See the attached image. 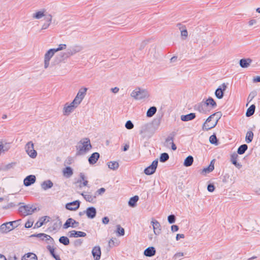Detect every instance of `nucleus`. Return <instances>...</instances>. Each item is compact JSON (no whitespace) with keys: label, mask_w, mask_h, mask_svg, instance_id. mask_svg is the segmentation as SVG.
I'll list each match as a JSON object with an SVG mask.
<instances>
[{"label":"nucleus","mask_w":260,"mask_h":260,"mask_svg":"<svg viewBox=\"0 0 260 260\" xmlns=\"http://www.w3.org/2000/svg\"><path fill=\"white\" fill-rule=\"evenodd\" d=\"M92 148L89 138H85L81 140L76 146V155H82L86 153Z\"/></svg>","instance_id":"f257e3e1"},{"label":"nucleus","mask_w":260,"mask_h":260,"mask_svg":"<svg viewBox=\"0 0 260 260\" xmlns=\"http://www.w3.org/2000/svg\"><path fill=\"white\" fill-rule=\"evenodd\" d=\"M19 221L17 220L3 223L0 226V231L2 233H7L17 227L19 224Z\"/></svg>","instance_id":"f03ea898"},{"label":"nucleus","mask_w":260,"mask_h":260,"mask_svg":"<svg viewBox=\"0 0 260 260\" xmlns=\"http://www.w3.org/2000/svg\"><path fill=\"white\" fill-rule=\"evenodd\" d=\"M131 95L135 100H140L148 97L149 93L146 90L138 88L132 91Z\"/></svg>","instance_id":"7ed1b4c3"},{"label":"nucleus","mask_w":260,"mask_h":260,"mask_svg":"<svg viewBox=\"0 0 260 260\" xmlns=\"http://www.w3.org/2000/svg\"><path fill=\"white\" fill-rule=\"evenodd\" d=\"M216 113H214L210 115L206 120L205 122L203 124V129L208 131L213 127H214L218 122V119H216L214 122H211L212 119L215 116Z\"/></svg>","instance_id":"20e7f679"},{"label":"nucleus","mask_w":260,"mask_h":260,"mask_svg":"<svg viewBox=\"0 0 260 260\" xmlns=\"http://www.w3.org/2000/svg\"><path fill=\"white\" fill-rule=\"evenodd\" d=\"M160 123V120H154L152 123H146L144 125H143L140 129V134H143V133H154V131H152L151 130V128H152L153 124H156L157 126H158V125Z\"/></svg>","instance_id":"39448f33"},{"label":"nucleus","mask_w":260,"mask_h":260,"mask_svg":"<svg viewBox=\"0 0 260 260\" xmlns=\"http://www.w3.org/2000/svg\"><path fill=\"white\" fill-rule=\"evenodd\" d=\"M25 149L27 154L31 158H36L37 155V151L34 149V143L31 141L27 143Z\"/></svg>","instance_id":"423d86ee"},{"label":"nucleus","mask_w":260,"mask_h":260,"mask_svg":"<svg viewBox=\"0 0 260 260\" xmlns=\"http://www.w3.org/2000/svg\"><path fill=\"white\" fill-rule=\"evenodd\" d=\"M36 210L32 206L29 205L22 206L19 208V212L23 216L31 214Z\"/></svg>","instance_id":"0eeeda50"},{"label":"nucleus","mask_w":260,"mask_h":260,"mask_svg":"<svg viewBox=\"0 0 260 260\" xmlns=\"http://www.w3.org/2000/svg\"><path fill=\"white\" fill-rule=\"evenodd\" d=\"M158 165V160H153L151 165L145 169L144 172L146 175H150L154 173Z\"/></svg>","instance_id":"6e6552de"},{"label":"nucleus","mask_w":260,"mask_h":260,"mask_svg":"<svg viewBox=\"0 0 260 260\" xmlns=\"http://www.w3.org/2000/svg\"><path fill=\"white\" fill-rule=\"evenodd\" d=\"M55 53V50L54 49H50L45 53L44 56V68L45 69H47L49 65V62L50 59L54 55Z\"/></svg>","instance_id":"1a4fd4ad"},{"label":"nucleus","mask_w":260,"mask_h":260,"mask_svg":"<svg viewBox=\"0 0 260 260\" xmlns=\"http://www.w3.org/2000/svg\"><path fill=\"white\" fill-rule=\"evenodd\" d=\"M79 225V223L72 218H68L63 225V229H67L70 227L76 228Z\"/></svg>","instance_id":"9d476101"},{"label":"nucleus","mask_w":260,"mask_h":260,"mask_svg":"<svg viewBox=\"0 0 260 260\" xmlns=\"http://www.w3.org/2000/svg\"><path fill=\"white\" fill-rule=\"evenodd\" d=\"M227 86L225 83L222 84L215 90V95L218 99H221L224 95V91L226 90Z\"/></svg>","instance_id":"9b49d317"},{"label":"nucleus","mask_w":260,"mask_h":260,"mask_svg":"<svg viewBox=\"0 0 260 260\" xmlns=\"http://www.w3.org/2000/svg\"><path fill=\"white\" fill-rule=\"evenodd\" d=\"M80 202L77 200L70 203H68L66 205V208L69 210L74 211L78 209L80 207Z\"/></svg>","instance_id":"f8f14e48"},{"label":"nucleus","mask_w":260,"mask_h":260,"mask_svg":"<svg viewBox=\"0 0 260 260\" xmlns=\"http://www.w3.org/2000/svg\"><path fill=\"white\" fill-rule=\"evenodd\" d=\"M77 107L71 103L70 104L66 103L64 105L63 113L64 115H69Z\"/></svg>","instance_id":"ddd939ff"},{"label":"nucleus","mask_w":260,"mask_h":260,"mask_svg":"<svg viewBox=\"0 0 260 260\" xmlns=\"http://www.w3.org/2000/svg\"><path fill=\"white\" fill-rule=\"evenodd\" d=\"M36 180V178L35 175H29L26 176L24 180L23 184L25 186H29L34 184Z\"/></svg>","instance_id":"4468645a"},{"label":"nucleus","mask_w":260,"mask_h":260,"mask_svg":"<svg viewBox=\"0 0 260 260\" xmlns=\"http://www.w3.org/2000/svg\"><path fill=\"white\" fill-rule=\"evenodd\" d=\"M87 217L90 219L94 218L96 214V210L94 207H88L85 210Z\"/></svg>","instance_id":"2eb2a0df"},{"label":"nucleus","mask_w":260,"mask_h":260,"mask_svg":"<svg viewBox=\"0 0 260 260\" xmlns=\"http://www.w3.org/2000/svg\"><path fill=\"white\" fill-rule=\"evenodd\" d=\"M92 254L94 258V260H99L101 255L100 247L99 246L94 247L92 250Z\"/></svg>","instance_id":"dca6fc26"},{"label":"nucleus","mask_w":260,"mask_h":260,"mask_svg":"<svg viewBox=\"0 0 260 260\" xmlns=\"http://www.w3.org/2000/svg\"><path fill=\"white\" fill-rule=\"evenodd\" d=\"M86 236V234L85 233L81 231L73 230L69 232V236L70 238L84 237Z\"/></svg>","instance_id":"f3484780"},{"label":"nucleus","mask_w":260,"mask_h":260,"mask_svg":"<svg viewBox=\"0 0 260 260\" xmlns=\"http://www.w3.org/2000/svg\"><path fill=\"white\" fill-rule=\"evenodd\" d=\"M151 224L153 226L154 233L156 235H159L161 231L160 224L159 222L156 220H153L151 221Z\"/></svg>","instance_id":"a211bd4d"},{"label":"nucleus","mask_w":260,"mask_h":260,"mask_svg":"<svg viewBox=\"0 0 260 260\" xmlns=\"http://www.w3.org/2000/svg\"><path fill=\"white\" fill-rule=\"evenodd\" d=\"M205 106L206 105L204 102H202L195 105L194 106V110L199 111L201 113L205 114L206 112V110L205 107Z\"/></svg>","instance_id":"6ab92c4d"},{"label":"nucleus","mask_w":260,"mask_h":260,"mask_svg":"<svg viewBox=\"0 0 260 260\" xmlns=\"http://www.w3.org/2000/svg\"><path fill=\"white\" fill-rule=\"evenodd\" d=\"M31 237H36L38 238H40L42 240L49 241V242H52L53 241V239L50 236L44 234V233H40L38 234H34L31 236Z\"/></svg>","instance_id":"aec40b11"},{"label":"nucleus","mask_w":260,"mask_h":260,"mask_svg":"<svg viewBox=\"0 0 260 260\" xmlns=\"http://www.w3.org/2000/svg\"><path fill=\"white\" fill-rule=\"evenodd\" d=\"M82 47L80 46H75L68 49L67 56L72 55L75 53L80 52L82 50Z\"/></svg>","instance_id":"412c9836"},{"label":"nucleus","mask_w":260,"mask_h":260,"mask_svg":"<svg viewBox=\"0 0 260 260\" xmlns=\"http://www.w3.org/2000/svg\"><path fill=\"white\" fill-rule=\"evenodd\" d=\"M81 194L87 202L90 203L94 202L96 198V196L95 195L92 196L90 192H82Z\"/></svg>","instance_id":"4be33fe9"},{"label":"nucleus","mask_w":260,"mask_h":260,"mask_svg":"<svg viewBox=\"0 0 260 260\" xmlns=\"http://www.w3.org/2000/svg\"><path fill=\"white\" fill-rule=\"evenodd\" d=\"M238 157V155L237 153H234L231 154V161L232 163L234 165L235 167H236L237 168L240 169L242 167V165L238 162L237 159Z\"/></svg>","instance_id":"5701e85b"},{"label":"nucleus","mask_w":260,"mask_h":260,"mask_svg":"<svg viewBox=\"0 0 260 260\" xmlns=\"http://www.w3.org/2000/svg\"><path fill=\"white\" fill-rule=\"evenodd\" d=\"M100 154L98 152L93 153L88 158L89 163L93 165L100 158Z\"/></svg>","instance_id":"b1692460"},{"label":"nucleus","mask_w":260,"mask_h":260,"mask_svg":"<svg viewBox=\"0 0 260 260\" xmlns=\"http://www.w3.org/2000/svg\"><path fill=\"white\" fill-rule=\"evenodd\" d=\"M252 62V59L249 58H242L239 61V64L242 68H246Z\"/></svg>","instance_id":"393cba45"},{"label":"nucleus","mask_w":260,"mask_h":260,"mask_svg":"<svg viewBox=\"0 0 260 260\" xmlns=\"http://www.w3.org/2000/svg\"><path fill=\"white\" fill-rule=\"evenodd\" d=\"M156 250L153 247H149L146 248L144 252V254L146 256L151 257L155 254Z\"/></svg>","instance_id":"a878e982"},{"label":"nucleus","mask_w":260,"mask_h":260,"mask_svg":"<svg viewBox=\"0 0 260 260\" xmlns=\"http://www.w3.org/2000/svg\"><path fill=\"white\" fill-rule=\"evenodd\" d=\"M196 114L190 113L187 115H182L181 116L180 119L183 121H188L194 119L196 118Z\"/></svg>","instance_id":"bb28decb"},{"label":"nucleus","mask_w":260,"mask_h":260,"mask_svg":"<svg viewBox=\"0 0 260 260\" xmlns=\"http://www.w3.org/2000/svg\"><path fill=\"white\" fill-rule=\"evenodd\" d=\"M53 185V184L50 180H45L43 181L41 184L42 188L44 190L51 188Z\"/></svg>","instance_id":"cd10ccee"},{"label":"nucleus","mask_w":260,"mask_h":260,"mask_svg":"<svg viewBox=\"0 0 260 260\" xmlns=\"http://www.w3.org/2000/svg\"><path fill=\"white\" fill-rule=\"evenodd\" d=\"M63 175L66 178H70L73 174V169L70 167H67L63 170Z\"/></svg>","instance_id":"c85d7f7f"},{"label":"nucleus","mask_w":260,"mask_h":260,"mask_svg":"<svg viewBox=\"0 0 260 260\" xmlns=\"http://www.w3.org/2000/svg\"><path fill=\"white\" fill-rule=\"evenodd\" d=\"M21 260H38L37 256L34 253H27L21 258Z\"/></svg>","instance_id":"c756f323"},{"label":"nucleus","mask_w":260,"mask_h":260,"mask_svg":"<svg viewBox=\"0 0 260 260\" xmlns=\"http://www.w3.org/2000/svg\"><path fill=\"white\" fill-rule=\"evenodd\" d=\"M204 103L206 106H211L212 108H214L217 106L216 102L211 97H209Z\"/></svg>","instance_id":"7c9ffc66"},{"label":"nucleus","mask_w":260,"mask_h":260,"mask_svg":"<svg viewBox=\"0 0 260 260\" xmlns=\"http://www.w3.org/2000/svg\"><path fill=\"white\" fill-rule=\"evenodd\" d=\"M139 197L138 196H135L133 197L130 198L128 204L129 206L131 207H135L136 206L137 202L139 200Z\"/></svg>","instance_id":"2f4dec72"},{"label":"nucleus","mask_w":260,"mask_h":260,"mask_svg":"<svg viewBox=\"0 0 260 260\" xmlns=\"http://www.w3.org/2000/svg\"><path fill=\"white\" fill-rule=\"evenodd\" d=\"M87 90V88L86 87H82L78 91L76 96H78L80 99H81L82 100L84 98L86 92Z\"/></svg>","instance_id":"473e14b6"},{"label":"nucleus","mask_w":260,"mask_h":260,"mask_svg":"<svg viewBox=\"0 0 260 260\" xmlns=\"http://www.w3.org/2000/svg\"><path fill=\"white\" fill-rule=\"evenodd\" d=\"M193 161V157L191 155H189L185 159L183 165L186 167H190L192 164Z\"/></svg>","instance_id":"72a5a7b5"},{"label":"nucleus","mask_w":260,"mask_h":260,"mask_svg":"<svg viewBox=\"0 0 260 260\" xmlns=\"http://www.w3.org/2000/svg\"><path fill=\"white\" fill-rule=\"evenodd\" d=\"M212 162H213V161H212L210 162V164L208 166V167H206L203 169L202 172V173L203 174L209 173L214 170V164L212 163Z\"/></svg>","instance_id":"f704fd0d"},{"label":"nucleus","mask_w":260,"mask_h":260,"mask_svg":"<svg viewBox=\"0 0 260 260\" xmlns=\"http://www.w3.org/2000/svg\"><path fill=\"white\" fill-rule=\"evenodd\" d=\"M255 106L253 104L251 105L247 110L246 112V116L250 117L253 115L255 112Z\"/></svg>","instance_id":"c9c22d12"},{"label":"nucleus","mask_w":260,"mask_h":260,"mask_svg":"<svg viewBox=\"0 0 260 260\" xmlns=\"http://www.w3.org/2000/svg\"><path fill=\"white\" fill-rule=\"evenodd\" d=\"M157 109L155 107L153 106L151 107L147 111V116L148 117H151L153 116L155 113L156 112Z\"/></svg>","instance_id":"e433bc0d"},{"label":"nucleus","mask_w":260,"mask_h":260,"mask_svg":"<svg viewBox=\"0 0 260 260\" xmlns=\"http://www.w3.org/2000/svg\"><path fill=\"white\" fill-rule=\"evenodd\" d=\"M248 149V146L246 144H243L239 146L237 150L238 154L241 155L244 154Z\"/></svg>","instance_id":"4c0bfd02"},{"label":"nucleus","mask_w":260,"mask_h":260,"mask_svg":"<svg viewBox=\"0 0 260 260\" xmlns=\"http://www.w3.org/2000/svg\"><path fill=\"white\" fill-rule=\"evenodd\" d=\"M108 166L109 169L116 170L119 167V164L117 161H110L108 163Z\"/></svg>","instance_id":"58836bf2"},{"label":"nucleus","mask_w":260,"mask_h":260,"mask_svg":"<svg viewBox=\"0 0 260 260\" xmlns=\"http://www.w3.org/2000/svg\"><path fill=\"white\" fill-rule=\"evenodd\" d=\"M253 138V133L252 131H248L246 135L245 141L247 143L252 142Z\"/></svg>","instance_id":"ea45409f"},{"label":"nucleus","mask_w":260,"mask_h":260,"mask_svg":"<svg viewBox=\"0 0 260 260\" xmlns=\"http://www.w3.org/2000/svg\"><path fill=\"white\" fill-rule=\"evenodd\" d=\"M80 179L76 182V183H79V188H82L81 182L87 179V177L85 176L84 173H80L79 174Z\"/></svg>","instance_id":"a19ab883"},{"label":"nucleus","mask_w":260,"mask_h":260,"mask_svg":"<svg viewBox=\"0 0 260 260\" xmlns=\"http://www.w3.org/2000/svg\"><path fill=\"white\" fill-rule=\"evenodd\" d=\"M59 242L65 246L68 245L70 244L69 239L66 236H61L59 239Z\"/></svg>","instance_id":"79ce46f5"},{"label":"nucleus","mask_w":260,"mask_h":260,"mask_svg":"<svg viewBox=\"0 0 260 260\" xmlns=\"http://www.w3.org/2000/svg\"><path fill=\"white\" fill-rule=\"evenodd\" d=\"M169 158V155L167 153L164 152L160 154L159 160L161 162H165Z\"/></svg>","instance_id":"37998d69"},{"label":"nucleus","mask_w":260,"mask_h":260,"mask_svg":"<svg viewBox=\"0 0 260 260\" xmlns=\"http://www.w3.org/2000/svg\"><path fill=\"white\" fill-rule=\"evenodd\" d=\"M209 142L212 144H215L216 145H218V139H217L216 136L215 134L210 137Z\"/></svg>","instance_id":"c03bdc74"},{"label":"nucleus","mask_w":260,"mask_h":260,"mask_svg":"<svg viewBox=\"0 0 260 260\" xmlns=\"http://www.w3.org/2000/svg\"><path fill=\"white\" fill-rule=\"evenodd\" d=\"M116 233L119 236H123L124 235V229L122 228L120 225H116Z\"/></svg>","instance_id":"a18cd8bd"},{"label":"nucleus","mask_w":260,"mask_h":260,"mask_svg":"<svg viewBox=\"0 0 260 260\" xmlns=\"http://www.w3.org/2000/svg\"><path fill=\"white\" fill-rule=\"evenodd\" d=\"M47 248L49 251L51 255L52 256V257L53 258H55L57 257V256H58V255L55 254V253L54 252L55 249L53 247L51 246L50 245H48V246H47Z\"/></svg>","instance_id":"49530a36"},{"label":"nucleus","mask_w":260,"mask_h":260,"mask_svg":"<svg viewBox=\"0 0 260 260\" xmlns=\"http://www.w3.org/2000/svg\"><path fill=\"white\" fill-rule=\"evenodd\" d=\"M175 136V134H171L166 139L165 142L167 144V145L168 146L169 144H170L171 142H173L174 137Z\"/></svg>","instance_id":"de8ad7c7"},{"label":"nucleus","mask_w":260,"mask_h":260,"mask_svg":"<svg viewBox=\"0 0 260 260\" xmlns=\"http://www.w3.org/2000/svg\"><path fill=\"white\" fill-rule=\"evenodd\" d=\"M82 101V100L81 99H80L78 98V96H76L74 100L73 101L72 104L75 105L77 107L78 106V105L81 103Z\"/></svg>","instance_id":"09e8293b"},{"label":"nucleus","mask_w":260,"mask_h":260,"mask_svg":"<svg viewBox=\"0 0 260 260\" xmlns=\"http://www.w3.org/2000/svg\"><path fill=\"white\" fill-rule=\"evenodd\" d=\"M44 16V12L38 11L36 13L34 14L33 17L36 19H40Z\"/></svg>","instance_id":"8fccbe9b"},{"label":"nucleus","mask_w":260,"mask_h":260,"mask_svg":"<svg viewBox=\"0 0 260 260\" xmlns=\"http://www.w3.org/2000/svg\"><path fill=\"white\" fill-rule=\"evenodd\" d=\"M46 219L42 217L39 221H38L35 225V227L39 228L43 225Z\"/></svg>","instance_id":"3c124183"},{"label":"nucleus","mask_w":260,"mask_h":260,"mask_svg":"<svg viewBox=\"0 0 260 260\" xmlns=\"http://www.w3.org/2000/svg\"><path fill=\"white\" fill-rule=\"evenodd\" d=\"M176 217L174 215L171 214L168 216V222L170 224H172L175 222Z\"/></svg>","instance_id":"603ef678"},{"label":"nucleus","mask_w":260,"mask_h":260,"mask_svg":"<svg viewBox=\"0 0 260 260\" xmlns=\"http://www.w3.org/2000/svg\"><path fill=\"white\" fill-rule=\"evenodd\" d=\"M181 35L183 40L186 39L187 37L188 32L185 28L181 30Z\"/></svg>","instance_id":"864d4df0"},{"label":"nucleus","mask_w":260,"mask_h":260,"mask_svg":"<svg viewBox=\"0 0 260 260\" xmlns=\"http://www.w3.org/2000/svg\"><path fill=\"white\" fill-rule=\"evenodd\" d=\"M125 126L127 129H131L134 127V125L131 120H128L126 121Z\"/></svg>","instance_id":"5fc2aeb1"},{"label":"nucleus","mask_w":260,"mask_h":260,"mask_svg":"<svg viewBox=\"0 0 260 260\" xmlns=\"http://www.w3.org/2000/svg\"><path fill=\"white\" fill-rule=\"evenodd\" d=\"M105 191L106 189L102 187L96 191L95 192V196L102 195L105 192Z\"/></svg>","instance_id":"6e6d98bb"},{"label":"nucleus","mask_w":260,"mask_h":260,"mask_svg":"<svg viewBox=\"0 0 260 260\" xmlns=\"http://www.w3.org/2000/svg\"><path fill=\"white\" fill-rule=\"evenodd\" d=\"M66 47V44H60L57 48H53L54 50H55V52L65 49Z\"/></svg>","instance_id":"4d7b16f0"},{"label":"nucleus","mask_w":260,"mask_h":260,"mask_svg":"<svg viewBox=\"0 0 260 260\" xmlns=\"http://www.w3.org/2000/svg\"><path fill=\"white\" fill-rule=\"evenodd\" d=\"M215 189V186L213 184H209L207 186V190L209 192H213Z\"/></svg>","instance_id":"13d9d810"},{"label":"nucleus","mask_w":260,"mask_h":260,"mask_svg":"<svg viewBox=\"0 0 260 260\" xmlns=\"http://www.w3.org/2000/svg\"><path fill=\"white\" fill-rule=\"evenodd\" d=\"M45 19L46 20V23L50 24L52 21V16L51 15H48L45 17Z\"/></svg>","instance_id":"bf43d9fd"},{"label":"nucleus","mask_w":260,"mask_h":260,"mask_svg":"<svg viewBox=\"0 0 260 260\" xmlns=\"http://www.w3.org/2000/svg\"><path fill=\"white\" fill-rule=\"evenodd\" d=\"M33 224V222L28 220L25 223V228H29L32 226Z\"/></svg>","instance_id":"052dcab7"},{"label":"nucleus","mask_w":260,"mask_h":260,"mask_svg":"<svg viewBox=\"0 0 260 260\" xmlns=\"http://www.w3.org/2000/svg\"><path fill=\"white\" fill-rule=\"evenodd\" d=\"M179 230V227L177 225H173L171 226V231L173 232H177Z\"/></svg>","instance_id":"680f3d73"},{"label":"nucleus","mask_w":260,"mask_h":260,"mask_svg":"<svg viewBox=\"0 0 260 260\" xmlns=\"http://www.w3.org/2000/svg\"><path fill=\"white\" fill-rule=\"evenodd\" d=\"M102 222L104 224H108L109 222V219L108 217L106 216L103 218Z\"/></svg>","instance_id":"e2e57ef3"},{"label":"nucleus","mask_w":260,"mask_h":260,"mask_svg":"<svg viewBox=\"0 0 260 260\" xmlns=\"http://www.w3.org/2000/svg\"><path fill=\"white\" fill-rule=\"evenodd\" d=\"M255 94H256L255 92L250 93L248 96V99L250 101H251L252 99L255 96Z\"/></svg>","instance_id":"0e129e2a"},{"label":"nucleus","mask_w":260,"mask_h":260,"mask_svg":"<svg viewBox=\"0 0 260 260\" xmlns=\"http://www.w3.org/2000/svg\"><path fill=\"white\" fill-rule=\"evenodd\" d=\"M184 238V234H178L176 235V240H179L180 238Z\"/></svg>","instance_id":"69168bd1"},{"label":"nucleus","mask_w":260,"mask_h":260,"mask_svg":"<svg viewBox=\"0 0 260 260\" xmlns=\"http://www.w3.org/2000/svg\"><path fill=\"white\" fill-rule=\"evenodd\" d=\"M183 255L184 254L183 252H178L175 254L174 257H175L176 258H179L183 256Z\"/></svg>","instance_id":"338daca9"},{"label":"nucleus","mask_w":260,"mask_h":260,"mask_svg":"<svg viewBox=\"0 0 260 260\" xmlns=\"http://www.w3.org/2000/svg\"><path fill=\"white\" fill-rule=\"evenodd\" d=\"M253 82H260V76H256L253 78Z\"/></svg>","instance_id":"774afa93"}]
</instances>
